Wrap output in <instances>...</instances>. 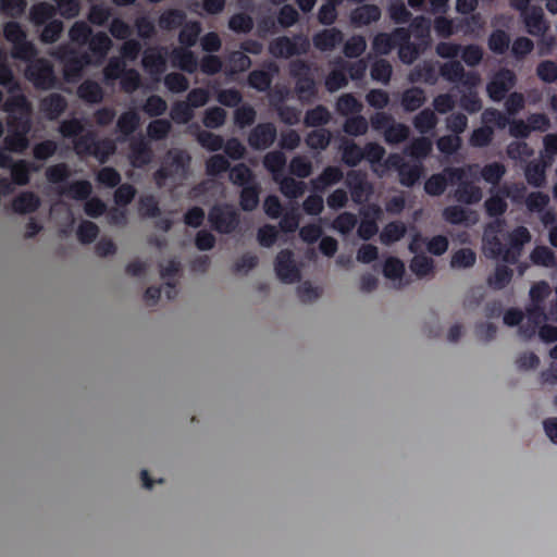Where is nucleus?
<instances>
[{
	"instance_id": "obj_1",
	"label": "nucleus",
	"mask_w": 557,
	"mask_h": 557,
	"mask_svg": "<svg viewBox=\"0 0 557 557\" xmlns=\"http://www.w3.org/2000/svg\"><path fill=\"white\" fill-rule=\"evenodd\" d=\"M502 226L503 222L496 220L485 227L483 235L484 248L491 258L516 264L523 245L531 239L530 232L524 226H518L508 234L507 243H503L498 236Z\"/></svg>"
},
{
	"instance_id": "obj_40",
	"label": "nucleus",
	"mask_w": 557,
	"mask_h": 557,
	"mask_svg": "<svg viewBox=\"0 0 557 557\" xmlns=\"http://www.w3.org/2000/svg\"><path fill=\"white\" fill-rule=\"evenodd\" d=\"M173 62L181 70L193 74L198 66V60L195 53L189 49L176 50L173 53Z\"/></svg>"
},
{
	"instance_id": "obj_5",
	"label": "nucleus",
	"mask_w": 557,
	"mask_h": 557,
	"mask_svg": "<svg viewBox=\"0 0 557 557\" xmlns=\"http://www.w3.org/2000/svg\"><path fill=\"white\" fill-rule=\"evenodd\" d=\"M25 77L38 89H51L57 83L53 66L45 58H35L28 62L25 69Z\"/></svg>"
},
{
	"instance_id": "obj_46",
	"label": "nucleus",
	"mask_w": 557,
	"mask_h": 557,
	"mask_svg": "<svg viewBox=\"0 0 557 557\" xmlns=\"http://www.w3.org/2000/svg\"><path fill=\"white\" fill-rule=\"evenodd\" d=\"M410 128L404 123L393 122L384 132V139L388 145H397L408 139Z\"/></svg>"
},
{
	"instance_id": "obj_47",
	"label": "nucleus",
	"mask_w": 557,
	"mask_h": 557,
	"mask_svg": "<svg viewBox=\"0 0 557 557\" xmlns=\"http://www.w3.org/2000/svg\"><path fill=\"white\" fill-rule=\"evenodd\" d=\"M230 181L237 186L244 187L253 183L252 171L244 163L235 164L228 169Z\"/></svg>"
},
{
	"instance_id": "obj_27",
	"label": "nucleus",
	"mask_w": 557,
	"mask_h": 557,
	"mask_svg": "<svg viewBox=\"0 0 557 557\" xmlns=\"http://www.w3.org/2000/svg\"><path fill=\"white\" fill-rule=\"evenodd\" d=\"M260 186L253 182L247 186L242 187L239 194V206L244 211H253L260 201Z\"/></svg>"
},
{
	"instance_id": "obj_52",
	"label": "nucleus",
	"mask_w": 557,
	"mask_h": 557,
	"mask_svg": "<svg viewBox=\"0 0 557 557\" xmlns=\"http://www.w3.org/2000/svg\"><path fill=\"white\" fill-rule=\"evenodd\" d=\"M37 55V49L35 45L27 40V38L22 41H17L13 44L12 48V57L14 59L30 62Z\"/></svg>"
},
{
	"instance_id": "obj_48",
	"label": "nucleus",
	"mask_w": 557,
	"mask_h": 557,
	"mask_svg": "<svg viewBox=\"0 0 557 557\" xmlns=\"http://www.w3.org/2000/svg\"><path fill=\"white\" fill-rule=\"evenodd\" d=\"M410 270L420 278L425 277L434 270V261L424 253L416 255L409 264Z\"/></svg>"
},
{
	"instance_id": "obj_30",
	"label": "nucleus",
	"mask_w": 557,
	"mask_h": 557,
	"mask_svg": "<svg viewBox=\"0 0 557 557\" xmlns=\"http://www.w3.org/2000/svg\"><path fill=\"white\" fill-rule=\"evenodd\" d=\"M425 100L424 90L420 87L408 88L401 95V106L406 112L418 110L424 104Z\"/></svg>"
},
{
	"instance_id": "obj_3",
	"label": "nucleus",
	"mask_w": 557,
	"mask_h": 557,
	"mask_svg": "<svg viewBox=\"0 0 557 557\" xmlns=\"http://www.w3.org/2000/svg\"><path fill=\"white\" fill-rule=\"evenodd\" d=\"M208 221L215 232L231 234L237 230L240 215L233 205L218 203L209 210Z\"/></svg>"
},
{
	"instance_id": "obj_9",
	"label": "nucleus",
	"mask_w": 557,
	"mask_h": 557,
	"mask_svg": "<svg viewBox=\"0 0 557 557\" xmlns=\"http://www.w3.org/2000/svg\"><path fill=\"white\" fill-rule=\"evenodd\" d=\"M277 137V129L271 122L257 124L249 133L247 141L253 150H265L270 148Z\"/></svg>"
},
{
	"instance_id": "obj_63",
	"label": "nucleus",
	"mask_w": 557,
	"mask_h": 557,
	"mask_svg": "<svg viewBox=\"0 0 557 557\" xmlns=\"http://www.w3.org/2000/svg\"><path fill=\"white\" fill-rule=\"evenodd\" d=\"M506 173V168L500 162L485 164L481 170L482 178L492 185L498 184Z\"/></svg>"
},
{
	"instance_id": "obj_18",
	"label": "nucleus",
	"mask_w": 557,
	"mask_h": 557,
	"mask_svg": "<svg viewBox=\"0 0 557 557\" xmlns=\"http://www.w3.org/2000/svg\"><path fill=\"white\" fill-rule=\"evenodd\" d=\"M66 107V99L60 94H51L40 102V109L49 120H57Z\"/></svg>"
},
{
	"instance_id": "obj_49",
	"label": "nucleus",
	"mask_w": 557,
	"mask_h": 557,
	"mask_svg": "<svg viewBox=\"0 0 557 557\" xmlns=\"http://www.w3.org/2000/svg\"><path fill=\"white\" fill-rule=\"evenodd\" d=\"M488 48L496 54H504L510 45L509 35L503 29H495L488 37Z\"/></svg>"
},
{
	"instance_id": "obj_58",
	"label": "nucleus",
	"mask_w": 557,
	"mask_h": 557,
	"mask_svg": "<svg viewBox=\"0 0 557 557\" xmlns=\"http://www.w3.org/2000/svg\"><path fill=\"white\" fill-rule=\"evenodd\" d=\"M368 128L369 123L367 119L360 114L347 117L343 125L344 132L350 136L364 135L368 132Z\"/></svg>"
},
{
	"instance_id": "obj_32",
	"label": "nucleus",
	"mask_w": 557,
	"mask_h": 557,
	"mask_svg": "<svg viewBox=\"0 0 557 557\" xmlns=\"http://www.w3.org/2000/svg\"><path fill=\"white\" fill-rule=\"evenodd\" d=\"M78 97L88 103H100L103 100V90L95 81H85L77 88Z\"/></svg>"
},
{
	"instance_id": "obj_28",
	"label": "nucleus",
	"mask_w": 557,
	"mask_h": 557,
	"mask_svg": "<svg viewBox=\"0 0 557 557\" xmlns=\"http://www.w3.org/2000/svg\"><path fill=\"white\" fill-rule=\"evenodd\" d=\"M409 22L410 24L408 29L411 36H413L421 45H428L430 40L431 21L423 15H419L414 18L411 17Z\"/></svg>"
},
{
	"instance_id": "obj_64",
	"label": "nucleus",
	"mask_w": 557,
	"mask_h": 557,
	"mask_svg": "<svg viewBox=\"0 0 557 557\" xmlns=\"http://www.w3.org/2000/svg\"><path fill=\"white\" fill-rule=\"evenodd\" d=\"M536 75L546 84L555 83L557 81V63L552 60L541 61L536 66Z\"/></svg>"
},
{
	"instance_id": "obj_6",
	"label": "nucleus",
	"mask_w": 557,
	"mask_h": 557,
	"mask_svg": "<svg viewBox=\"0 0 557 557\" xmlns=\"http://www.w3.org/2000/svg\"><path fill=\"white\" fill-rule=\"evenodd\" d=\"M465 175V170L461 168H445L442 173L433 174L425 181L424 190L430 196H441L448 184L463 180Z\"/></svg>"
},
{
	"instance_id": "obj_54",
	"label": "nucleus",
	"mask_w": 557,
	"mask_h": 557,
	"mask_svg": "<svg viewBox=\"0 0 557 557\" xmlns=\"http://www.w3.org/2000/svg\"><path fill=\"white\" fill-rule=\"evenodd\" d=\"M336 110L342 115L358 114L362 104L352 94H345L337 99Z\"/></svg>"
},
{
	"instance_id": "obj_43",
	"label": "nucleus",
	"mask_w": 557,
	"mask_h": 557,
	"mask_svg": "<svg viewBox=\"0 0 557 557\" xmlns=\"http://www.w3.org/2000/svg\"><path fill=\"white\" fill-rule=\"evenodd\" d=\"M29 147L28 135L10 133L3 138V151L23 153Z\"/></svg>"
},
{
	"instance_id": "obj_38",
	"label": "nucleus",
	"mask_w": 557,
	"mask_h": 557,
	"mask_svg": "<svg viewBox=\"0 0 557 557\" xmlns=\"http://www.w3.org/2000/svg\"><path fill=\"white\" fill-rule=\"evenodd\" d=\"M140 124V116L139 114L134 111L129 110L126 112H123L117 121H116V129L119 133H121L123 136H129L132 135L139 126Z\"/></svg>"
},
{
	"instance_id": "obj_59",
	"label": "nucleus",
	"mask_w": 557,
	"mask_h": 557,
	"mask_svg": "<svg viewBox=\"0 0 557 557\" xmlns=\"http://www.w3.org/2000/svg\"><path fill=\"white\" fill-rule=\"evenodd\" d=\"M364 158V152L356 143L349 141L343 146L342 160L348 166L358 165Z\"/></svg>"
},
{
	"instance_id": "obj_7",
	"label": "nucleus",
	"mask_w": 557,
	"mask_h": 557,
	"mask_svg": "<svg viewBox=\"0 0 557 557\" xmlns=\"http://www.w3.org/2000/svg\"><path fill=\"white\" fill-rule=\"evenodd\" d=\"M26 104V100L23 96L12 98L5 101L3 109L7 112H10L7 119L8 132L10 133H18L28 135L32 129V121L28 115H17L12 112L16 108H22Z\"/></svg>"
},
{
	"instance_id": "obj_25",
	"label": "nucleus",
	"mask_w": 557,
	"mask_h": 557,
	"mask_svg": "<svg viewBox=\"0 0 557 557\" xmlns=\"http://www.w3.org/2000/svg\"><path fill=\"white\" fill-rule=\"evenodd\" d=\"M57 9L53 4L42 1L35 3L29 10V18L35 26H41L53 20Z\"/></svg>"
},
{
	"instance_id": "obj_2",
	"label": "nucleus",
	"mask_w": 557,
	"mask_h": 557,
	"mask_svg": "<svg viewBox=\"0 0 557 557\" xmlns=\"http://www.w3.org/2000/svg\"><path fill=\"white\" fill-rule=\"evenodd\" d=\"M190 160L189 153L185 150L169 151L161 166L153 174L157 185L161 187L169 178L185 177Z\"/></svg>"
},
{
	"instance_id": "obj_55",
	"label": "nucleus",
	"mask_w": 557,
	"mask_h": 557,
	"mask_svg": "<svg viewBox=\"0 0 557 557\" xmlns=\"http://www.w3.org/2000/svg\"><path fill=\"white\" fill-rule=\"evenodd\" d=\"M194 110L186 101H176L173 103L170 116L176 124H187L194 117Z\"/></svg>"
},
{
	"instance_id": "obj_16",
	"label": "nucleus",
	"mask_w": 557,
	"mask_h": 557,
	"mask_svg": "<svg viewBox=\"0 0 557 557\" xmlns=\"http://www.w3.org/2000/svg\"><path fill=\"white\" fill-rule=\"evenodd\" d=\"M343 177L344 173L338 166L329 165L311 180V186L314 191H324L329 186L339 183Z\"/></svg>"
},
{
	"instance_id": "obj_12",
	"label": "nucleus",
	"mask_w": 557,
	"mask_h": 557,
	"mask_svg": "<svg viewBox=\"0 0 557 557\" xmlns=\"http://www.w3.org/2000/svg\"><path fill=\"white\" fill-rule=\"evenodd\" d=\"M343 40L344 34L336 27L324 28L312 36L313 47L322 52L334 50Z\"/></svg>"
},
{
	"instance_id": "obj_14",
	"label": "nucleus",
	"mask_w": 557,
	"mask_h": 557,
	"mask_svg": "<svg viewBox=\"0 0 557 557\" xmlns=\"http://www.w3.org/2000/svg\"><path fill=\"white\" fill-rule=\"evenodd\" d=\"M443 218L453 225H471L478 221L476 213L460 206H448L443 210Z\"/></svg>"
},
{
	"instance_id": "obj_51",
	"label": "nucleus",
	"mask_w": 557,
	"mask_h": 557,
	"mask_svg": "<svg viewBox=\"0 0 557 557\" xmlns=\"http://www.w3.org/2000/svg\"><path fill=\"white\" fill-rule=\"evenodd\" d=\"M226 111L221 107L208 108L203 113L202 123L207 128L215 129L224 125Z\"/></svg>"
},
{
	"instance_id": "obj_61",
	"label": "nucleus",
	"mask_w": 557,
	"mask_h": 557,
	"mask_svg": "<svg viewBox=\"0 0 557 557\" xmlns=\"http://www.w3.org/2000/svg\"><path fill=\"white\" fill-rule=\"evenodd\" d=\"M331 141V133L325 128L311 131L306 137V144L311 149L323 150Z\"/></svg>"
},
{
	"instance_id": "obj_17",
	"label": "nucleus",
	"mask_w": 557,
	"mask_h": 557,
	"mask_svg": "<svg viewBox=\"0 0 557 557\" xmlns=\"http://www.w3.org/2000/svg\"><path fill=\"white\" fill-rule=\"evenodd\" d=\"M333 64L334 67L325 78V87L329 91H336L348 84V77L346 75L347 62L338 58Z\"/></svg>"
},
{
	"instance_id": "obj_29",
	"label": "nucleus",
	"mask_w": 557,
	"mask_h": 557,
	"mask_svg": "<svg viewBox=\"0 0 557 557\" xmlns=\"http://www.w3.org/2000/svg\"><path fill=\"white\" fill-rule=\"evenodd\" d=\"M186 21V13L180 9H169L161 13L158 25L163 30H173L181 27Z\"/></svg>"
},
{
	"instance_id": "obj_22",
	"label": "nucleus",
	"mask_w": 557,
	"mask_h": 557,
	"mask_svg": "<svg viewBox=\"0 0 557 557\" xmlns=\"http://www.w3.org/2000/svg\"><path fill=\"white\" fill-rule=\"evenodd\" d=\"M458 182L459 185L455 190V198L458 202L474 205L482 199V190L479 186L462 180Z\"/></svg>"
},
{
	"instance_id": "obj_36",
	"label": "nucleus",
	"mask_w": 557,
	"mask_h": 557,
	"mask_svg": "<svg viewBox=\"0 0 557 557\" xmlns=\"http://www.w3.org/2000/svg\"><path fill=\"white\" fill-rule=\"evenodd\" d=\"M331 117L329 109L323 104H318L306 112L304 123L308 127H321L329 124Z\"/></svg>"
},
{
	"instance_id": "obj_50",
	"label": "nucleus",
	"mask_w": 557,
	"mask_h": 557,
	"mask_svg": "<svg viewBox=\"0 0 557 557\" xmlns=\"http://www.w3.org/2000/svg\"><path fill=\"white\" fill-rule=\"evenodd\" d=\"M91 35L92 30L90 26L84 21L75 22L69 30L71 41L79 46L87 45Z\"/></svg>"
},
{
	"instance_id": "obj_45",
	"label": "nucleus",
	"mask_w": 557,
	"mask_h": 557,
	"mask_svg": "<svg viewBox=\"0 0 557 557\" xmlns=\"http://www.w3.org/2000/svg\"><path fill=\"white\" fill-rule=\"evenodd\" d=\"M527 182L533 187H542L545 183V164L541 161H531L525 166Z\"/></svg>"
},
{
	"instance_id": "obj_8",
	"label": "nucleus",
	"mask_w": 557,
	"mask_h": 557,
	"mask_svg": "<svg viewBox=\"0 0 557 557\" xmlns=\"http://www.w3.org/2000/svg\"><path fill=\"white\" fill-rule=\"evenodd\" d=\"M274 270L283 283L292 284L300 280V271L295 263L294 252L290 249H282L276 255Z\"/></svg>"
},
{
	"instance_id": "obj_60",
	"label": "nucleus",
	"mask_w": 557,
	"mask_h": 557,
	"mask_svg": "<svg viewBox=\"0 0 557 557\" xmlns=\"http://www.w3.org/2000/svg\"><path fill=\"white\" fill-rule=\"evenodd\" d=\"M228 27L235 33L247 34L253 28V20L246 13H235L228 20Z\"/></svg>"
},
{
	"instance_id": "obj_53",
	"label": "nucleus",
	"mask_w": 557,
	"mask_h": 557,
	"mask_svg": "<svg viewBox=\"0 0 557 557\" xmlns=\"http://www.w3.org/2000/svg\"><path fill=\"white\" fill-rule=\"evenodd\" d=\"M96 134L94 132H87L81 134L73 140L75 152L78 157H91V152L95 146Z\"/></svg>"
},
{
	"instance_id": "obj_37",
	"label": "nucleus",
	"mask_w": 557,
	"mask_h": 557,
	"mask_svg": "<svg viewBox=\"0 0 557 557\" xmlns=\"http://www.w3.org/2000/svg\"><path fill=\"white\" fill-rule=\"evenodd\" d=\"M412 123L420 134H428L436 127L438 119L434 111L425 108L413 117Z\"/></svg>"
},
{
	"instance_id": "obj_39",
	"label": "nucleus",
	"mask_w": 557,
	"mask_h": 557,
	"mask_svg": "<svg viewBox=\"0 0 557 557\" xmlns=\"http://www.w3.org/2000/svg\"><path fill=\"white\" fill-rule=\"evenodd\" d=\"M513 271L505 264H497L494 274L487 277V285L495 290L505 288L512 280Z\"/></svg>"
},
{
	"instance_id": "obj_10",
	"label": "nucleus",
	"mask_w": 557,
	"mask_h": 557,
	"mask_svg": "<svg viewBox=\"0 0 557 557\" xmlns=\"http://www.w3.org/2000/svg\"><path fill=\"white\" fill-rule=\"evenodd\" d=\"M516 79V75L511 70H499L486 86L488 97L495 102L502 101L506 94L515 86Z\"/></svg>"
},
{
	"instance_id": "obj_44",
	"label": "nucleus",
	"mask_w": 557,
	"mask_h": 557,
	"mask_svg": "<svg viewBox=\"0 0 557 557\" xmlns=\"http://www.w3.org/2000/svg\"><path fill=\"white\" fill-rule=\"evenodd\" d=\"M409 79L412 83L423 82L429 85H434L437 82V73L431 63L416 66L409 74Z\"/></svg>"
},
{
	"instance_id": "obj_31",
	"label": "nucleus",
	"mask_w": 557,
	"mask_h": 557,
	"mask_svg": "<svg viewBox=\"0 0 557 557\" xmlns=\"http://www.w3.org/2000/svg\"><path fill=\"white\" fill-rule=\"evenodd\" d=\"M295 91L302 103H310L318 95V88L313 76L295 79Z\"/></svg>"
},
{
	"instance_id": "obj_15",
	"label": "nucleus",
	"mask_w": 557,
	"mask_h": 557,
	"mask_svg": "<svg viewBox=\"0 0 557 557\" xmlns=\"http://www.w3.org/2000/svg\"><path fill=\"white\" fill-rule=\"evenodd\" d=\"M152 150L144 139L133 140L129 145V160L134 168H143L150 163Z\"/></svg>"
},
{
	"instance_id": "obj_56",
	"label": "nucleus",
	"mask_w": 557,
	"mask_h": 557,
	"mask_svg": "<svg viewBox=\"0 0 557 557\" xmlns=\"http://www.w3.org/2000/svg\"><path fill=\"white\" fill-rule=\"evenodd\" d=\"M421 174V164H409L407 162L398 172L399 183L405 187H412L420 180Z\"/></svg>"
},
{
	"instance_id": "obj_19",
	"label": "nucleus",
	"mask_w": 557,
	"mask_h": 557,
	"mask_svg": "<svg viewBox=\"0 0 557 557\" xmlns=\"http://www.w3.org/2000/svg\"><path fill=\"white\" fill-rule=\"evenodd\" d=\"M381 17V10L375 4H363L356 8L351 14V23L356 26H366L373 22L379 21Z\"/></svg>"
},
{
	"instance_id": "obj_20",
	"label": "nucleus",
	"mask_w": 557,
	"mask_h": 557,
	"mask_svg": "<svg viewBox=\"0 0 557 557\" xmlns=\"http://www.w3.org/2000/svg\"><path fill=\"white\" fill-rule=\"evenodd\" d=\"M40 203V198L34 191H22L13 199L12 208L18 214H26L37 211Z\"/></svg>"
},
{
	"instance_id": "obj_23",
	"label": "nucleus",
	"mask_w": 557,
	"mask_h": 557,
	"mask_svg": "<svg viewBox=\"0 0 557 557\" xmlns=\"http://www.w3.org/2000/svg\"><path fill=\"white\" fill-rule=\"evenodd\" d=\"M286 161V157L281 150H273L264 156L263 165L272 174L275 182H278L284 174Z\"/></svg>"
},
{
	"instance_id": "obj_24",
	"label": "nucleus",
	"mask_w": 557,
	"mask_h": 557,
	"mask_svg": "<svg viewBox=\"0 0 557 557\" xmlns=\"http://www.w3.org/2000/svg\"><path fill=\"white\" fill-rule=\"evenodd\" d=\"M11 170V178L15 185L25 186L30 181V173L37 171V168L26 160L13 161L8 168Z\"/></svg>"
},
{
	"instance_id": "obj_41",
	"label": "nucleus",
	"mask_w": 557,
	"mask_h": 557,
	"mask_svg": "<svg viewBox=\"0 0 557 557\" xmlns=\"http://www.w3.org/2000/svg\"><path fill=\"white\" fill-rule=\"evenodd\" d=\"M201 32V25L198 21L185 22L182 25V29L178 34V41L186 48H190L196 45L199 34Z\"/></svg>"
},
{
	"instance_id": "obj_35",
	"label": "nucleus",
	"mask_w": 557,
	"mask_h": 557,
	"mask_svg": "<svg viewBox=\"0 0 557 557\" xmlns=\"http://www.w3.org/2000/svg\"><path fill=\"white\" fill-rule=\"evenodd\" d=\"M432 151V141L424 136L414 138L404 150L405 154L418 159L423 160Z\"/></svg>"
},
{
	"instance_id": "obj_34",
	"label": "nucleus",
	"mask_w": 557,
	"mask_h": 557,
	"mask_svg": "<svg viewBox=\"0 0 557 557\" xmlns=\"http://www.w3.org/2000/svg\"><path fill=\"white\" fill-rule=\"evenodd\" d=\"M407 232V227L401 221H393L387 223L380 234L382 244L388 246L400 240Z\"/></svg>"
},
{
	"instance_id": "obj_42",
	"label": "nucleus",
	"mask_w": 557,
	"mask_h": 557,
	"mask_svg": "<svg viewBox=\"0 0 557 557\" xmlns=\"http://www.w3.org/2000/svg\"><path fill=\"white\" fill-rule=\"evenodd\" d=\"M281 193L290 199H296L304 195L306 186L301 181H296L293 177L285 176L284 174L280 177L278 182Z\"/></svg>"
},
{
	"instance_id": "obj_11",
	"label": "nucleus",
	"mask_w": 557,
	"mask_h": 557,
	"mask_svg": "<svg viewBox=\"0 0 557 557\" xmlns=\"http://www.w3.org/2000/svg\"><path fill=\"white\" fill-rule=\"evenodd\" d=\"M345 184L350 191L354 202L362 203L372 190L367 180V174L360 170H350L346 174Z\"/></svg>"
},
{
	"instance_id": "obj_33",
	"label": "nucleus",
	"mask_w": 557,
	"mask_h": 557,
	"mask_svg": "<svg viewBox=\"0 0 557 557\" xmlns=\"http://www.w3.org/2000/svg\"><path fill=\"white\" fill-rule=\"evenodd\" d=\"M87 45L94 55L103 59L112 48V40L104 32H98L91 35Z\"/></svg>"
},
{
	"instance_id": "obj_57",
	"label": "nucleus",
	"mask_w": 557,
	"mask_h": 557,
	"mask_svg": "<svg viewBox=\"0 0 557 557\" xmlns=\"http://www.w3.org/2000/svg\"><path fill=\"white\" fill-rule=\"evenodd\" d=\"M172 125L166 119H156L147 126V135L152 140H162L168 137Z\"/></svg>"
},
{
	"instance_id": "obj_13",
	"label": "nucleus",
	"mask_w": 557,
	"mask_h": 557,
	"mask_svg": "<svg viewBox=\"0 0 557 557\" xmlns=\"http://www.w3.org/2000/svg\"><path fill=\"white\" fill-rule=\"evenodd\" d=\"M527 27V32L532 36H542L547 30L544 20L543 9L539 5H532L529 10L521 14Z\"/></svg>"
},
{
	"instance_id": "obj_21",
	"label": "nucleus",
	"mask_w": 557,
	"mask_h": 557,
	"mask_svg": "<svg viewBox=\"0 0 557 557\" xmlns=\"http://www.w3.org/2000/svg\"><path fill=\"white\" fill-rule=\"evenodd\" d=\"M141 62L145 71L150 75L159 76L165 71V58L158 49H147Z\"/></svg>"
},
{
	"instance_id": "obj_26",
	"label": "nucleus",
	"mask_w": 557,
	"mask_h": 557,
	"mask_svg": "<svg viewBox=\"0 0 557 557\" xmlns=\"http://www.w3.org/2000/svg\"><path fill=\"white\" fill-rule=\"evenodd\" d=\"M92 193L91 183L87 180H79L70 183L60 190V194L74 200H87Z\"/></svg>"
},
{
	"instance_id": "obj_62",
	"label": "nucleus",
	"mask_w": 557,
	"mask_h": 557,
	"mask_svg": "<svg viewBox=\"0 0 557 557\" xmlns=\"http://www.w3.org/2000/svg\"><path fill=\"white\" fill-rule=\"evenodd\" d=\"M465 74V69L459 61H448L440 69V75L449 83H458Z\"/></svg>"
},
{
	"instance_id": "obj_4",
	"label": "nucleus",
	"mask_w": 557,
	"mask_h": 557,
	"mask_svg": "<svg viewBox=\"0 0 557 557\" xmlns=\"http://www.w3.org/2000/svg\"><path fill=\"white\" fill-rule=\"evenodd\" d=\"M310 41L308 37L299 34L294 38L281 36L272 40L269 45V52L274 58L288 59L294 55L306 54L309 52Z\"/></svg>"
}]
</instances>
